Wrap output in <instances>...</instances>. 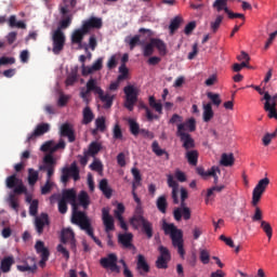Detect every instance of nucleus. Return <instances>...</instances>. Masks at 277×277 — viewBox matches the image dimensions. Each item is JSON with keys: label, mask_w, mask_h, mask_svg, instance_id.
Returning a JSON list of instances; mask_svg holds the SVG:
<instances>
[{"label": "nucleus", "mask_w": 277, "mask_h": 277, "mask_svg": "<svg viewBox=\"0 0 277 277\" xmlns=\"http://www.w3.org/2000/svg\"><path fill=\"white\" fill-rule=\"evenodd\" d=\"M168 263H170V260L163 256H158L156 260V267L157 269H168Z\"/></svg>", "instance_id": "obj_55"}, {"label": "nucleus", "mask_w": 277, "mask_h": 277, "mask_svg": "<svg viewBox=\"0 0 277 277\" xmlns=\"http://www.w3.org/2000/svg\"><path fill=\"white\" fill-rule=\"evenodd\" d=\"M120 75L118 76V81H124L129 77V68H127V64H121L119 67Z\"/></svg>", "instance_id": "obj_57"}, {"label": "nucleus", "mask_w": 277, "mask_h": 277, "mask_svg": "<svg viewBox=\"0 0 277 277\" xmlns=\"http://www.w3.org/2000/svg\"><path fill=\"white\" fill-rule=\"evenodd\" d=\"M221 170L220 167L213 166L211 167V169L209 170L210 176H212L214 179V185H217L219 182V177H217V173L221 174Z\"/></svg>", "instance_id": "obj_59"}, {"label": "nucleus", "mask_w": 277, "mask_h": 277, "mask_svg": "<svg viewBox=\"0 0 277 277\" xmlns=\"http://www.w3.org/2000/svg\"><path fill=\"white\" fill-rule=\"evenodd\" d=\"M173 217L174 220H176V222H181V220H190L192 219V210H189V208H176L173 211Z\"/></svg>", "instance_id": "obj_25"}, {"label": "nucleus", "mask_w": 277, "mask_h": 277, "mask_svg": "<svg viewBox=\"0 0 277 277\" xmlns=\"http://www.w3.org/2000/svg\"><path fill=\"white\" fill-rule=\"evenodd\" d=\"M151 150H153V153H155V155H157V157H163V155H166V158L170 159V154H168V151H166V149H161V147H159V142H157V141L153 142Z\"/></svg>", "instance_id": "obj_39"}, {"label": "nucleus", "mask_w": 277, "mask_h": 277, "mask_svg": "<svg viewBox=\"0 0 277 277\" xmlns=\"http://www.w3.org/2000/svg\"><path fill=\"white\" fill-rule=\"evenodd\" d=\"M90 169L94 172H103V162H101V160L94 159V161L90 164Z\"/></svg>", "instance_id": "obj_62"}, {"label": "nucleus", "mask_w": 277, "mask_h": 277, "mask_svg": "<svg viewBox=\"0 0 277 277\" xmlns=\"http://www.w3.org/2000/svg\"><path fill=\"white\" fill-rule=\"evenodd\" d=\"M199 259L203 265H209V261L211 260V254L207 249H200Z\"/></svg>", "instance_id": "obj_54"}, {"label": "nucleus", "mask_w": 277, "mask_h": 277, "mask_svg": "<svg viewBox=\"0 0 277 277\" xmlns=\"http://www.w3.org/2000/svg\"><path fill=\"white\" fill-rule=\"evenodd\" d=\"M198 150L196 149H192V150H187L185 158L187 159V162L189 163V166H198Z\"/></svg>", "instance_id": "obj_34"}, {"label": "nucleus", "mask_w": 277, "mask_h": 277, "mask_svg": "<svg viewBox=\"0 0 277 277\" xmlns=\"http://www.w3.org/2000/svg\"><path fill=\"white\" fill-rule=\"evenodd\" d=\"M65 148L66 142L63 138H60L57 144H55L53 141L43 143L40 147V150L42 153H50V155H53V153H57V150H64Z\"/></svg>", "instance_id": "obj_12"}, {"label": "nucleus", "mask_w": 277, "mask_h": 277, "mask_svg": "<svg viewBox=\"0 0 277 277\" xmlns=\"http://www.w3.org/2000/svg\"><path fill=\"white\" fill-rule=\"evenodd\" d=\"M84 153L87 155H89L90 157H96V155H98V153H101V144L98 142H92L89 145V148L87 150H84Z\"/></svg>", "instance_id": "obj_38"}, {"label": "nucleus", "mask_w": 277, "mask_h": 277, "mask_svg": "<svg viewBox=\"0 0 277 277\" xmlns=\"http://www.w3.org/2000/svg\"><path fill=\"white\" fill-rule=\"evenodd\" d=\"M162 230H164V235H169L172 240L173 248H177V253L180 256H185V248L183 247V230L176 228V225L173 223H163Z\"/></svg>", "instance_id": "obj_2"}, {"label": "nucleus", "mask_w": 277, "mask_h": 277, "mask_svg": "<svg viewBox=\"0 0 277 277\" xmlns=\"http://www.w3.org/2000/svg\"><path fill=\"white\" fill-rule=\"evenodd\" d=\"M222 21H224V16L217 15L215 21L210 23V29L212 34H217V29H220V26L222 25Z\"/></svg>", "instance_id": "obj_47"}, {"label": "nucleus", "mask_w": 277, "mask_h": 277, "mask_svg": "<svg viewBox=\"0 0 277 277\" xmlns=\"http://www.w3.org/2000/svg\"><path fill=\"white\" fill-rule=\"evenodd\" d=\"M72 174V166H70V168L65 167L62 170V175H61V181L62 183H64L66 185V183H68V179H70Z\"/></svg>", "instance_id": "obj_50"}, {"label": "nucleus", "mask_w": 277, "mask_h": 277, "mask_svg": "<svg viewBox=\"0 0 277 277\" xmlns=\"http://www.w3.org/2000/svg\"><path fill=\"white\" fill-rule=\"evenodd\" d=\"M96 89H98V85H96V79L90 78L87 82V90L80 92V96L84 103H90V100H88V94H90V92H94V94H96Z\"/></svg>", "instance_id": "obj_22"}, {"label": "nucleus", "mask_w": 277, "mask_h": 277, "mask_svg": "<svg viewBox=\"0 0 277 277\" xmlns=\"http://www.w3.org/2000/svg\"><path fill=\"white\" fill-rule=\"evenodd\" d=\"M103 57H98L92 66L82 65V76L88 77V75H92V72H97V70H103Z\"/></svg>", "instance_id": "obj_21"}, {"label": "nucleus", "mask_w": 277, "mask_h": 277, "mask_svg": "<svg viewBox=\"0 0 277 277\" xmlns=\"http://www.w3.org/2000/svg\"><path fill=\"white\" fill-rule=\"evenodd\" d=\"M149 107H151V109H155V111H157L158 114H162L163 111V105H161V103L157 102V100L155 98V96H149Z\"/></svg>", "instance_id": "obj_44"}, {"label": "nucleus", "mask_w": 277, "mask_h": 277, "mask_svg": "<svg viewBox=\"0 0 277 277\" xmlns=\"http://www.w3.org/2000/svg\"><path fill=\"white\" fill-rule=\"evenodd\" d=\"M207 97L211 101V107H213V105L215 107H220V105H222V98L220 97V94L208 92Z\"/></svg>", "instance_id": "obj_40"}, {"label": "nucleus", "mask_w": 277, "mask_h": 277, "mask_svg": "<svg viewBox=\"0 0 277 277\" xmlns=\"http://www.w3.org/2000/svg\"><path fill=\"white\" fill-rule=\"evenodd\" d=\"M155 53V45H153V41H149L144 48H143V55L144 57H150Z\"/></svg>", "instance_id": "obj_58"}, {"label": "nucleus", "mask_w": 277, "mask_h": 277, "mask_svg": "<svg viewBox=\"0 0 277 277\" xmlns=\"http://www.w3.org/2000/svg\"><path fill=\"white\" fill-rule=\"evenodd\" d=\"M43 166L39 167V170L45 171L47 172V181H51V176H53V174H55V166H56V161L55 158L53 157V155L51 154H47L43 157Z\"/></svg>", "instance_id": "obj_9"}, {"label": "nucleus", "mask_w": 277, "mask_h": 277, "mask_svg": "<svg viewBox=\"0 0 277 277\" xmlns=\"http://www.w3.org/2000/svg\"><path fill=\"white\" fill-rule=\"evenodd\" d=\"M177 127H183L182 133H194L196 131V119L195 118H189L183 123H179Z\"/></svg>", "instance_id": "obj_30"}, {"label": "nucleus", "mask_w": 277, "mask_h": 277, "mask_svg": "<svg viewBox=\"0 0 277 277\" xmlns=\"http://www.w3.org/2000/svg\"><path fill=\"white\" fill-rule=\"evenodd\" d=\"M5 185L8 189H13V194L21 196L27 194V187L23 184V180L18 179L16 174L6 177Z\"/></svg>", "instance_id": "obj_5"}, {"label": "nucleus", "mask_w": 277, "mask_h": 277, "mask_svg": "<svg viewBox=\"0 0 277 277\" xmlns=\"http://www.w3.org/2000/svg\"><path fill=\"white\" fill-rule=\"evenodd\" d=\"M181 23H183V18L181 16H175L173 19H171L169 25V31L171 36L176 34L177 29L181 27Z\"/></svg>", "instance_id": "obj_37"}, {"label": "nucleus", "mask_w": 277, "mask_h": 277, "mask_svg": "<svg viewBox=\"0 0 277 277\" xmlns=\"http://www.w3.org/2000/svg\"><path fill=\"white\" fill-rule=\"evenodd\" d=\"M156 207L158 211H160V213H168V199L166 198V195L158 197L156 201Z\"/></svg>", "instance_id": "obj_35"}, {"label": "nucleus", "mask_w": 277, "mask_h": 277, "mask_svg": "<svg viewBox=\"0 0 277 277\" xmlns=\"http://www.w3.org/2000/svg\"><path fill=\"white\" fill-rule=\"evenodd\" d=\"M100 101L103 103L104 109H111V105H114V100L116 98V95H111L109 93H105L101 87H97L96 93Z\"/></svg>", "instance_id": "obj_16"}, {"label": "nucleus", "mask_w": 277, "mask_h": 277, "mask_svg": "<svg viewBox=\"0 0 277 277\" xmlns=\"http://www.w3.org/2000/svg\"><path fill=\"white\" fill-rule=\"evenodd\" d=\"M267 187H269V180L268 177H264L258 182L252 192V206L258 207V205L261 202V198H263V195L267 190Z\"/></svg>", "instance_id": "obj_4"}, {"label": "nucleus", "mask_w": 277, "mask_h": 277, "mask_svg": "<svg viewBox=\"0 0 277 277\" xmlns=\"http://www.w3.org/2000/svg\"><path fill=\"white\" fill-rule=\"evenodd\" d=\"M17 195L14 193H10L9 198H8V202L11 207V209H13L14 211L18 212V198L16 197Z\"/></svg>", "instance_id": "obj_46"}, {"label": "nucleus", "mask_w": 277, "mask_h": 277, "mask_svg": "<svg viewBox=\"0 0 277 277\" xmlns=\"http://www.w3.org/2000/svg\"><path fill=\"white\" fill-rule=\"evenodd\" d=\"M261 228L266 234L268 241H272V235H274V229L267 221H261Z\"/></svg>", "instance_id": "obj_45"}, {"label": "nucleus", "mask_w": 277, "mask_h": 277, "mask_svg": "<svg viewBox=\"0 0 277 277\" xmlns=\"http://www.w3.org/2000/svg\"><path fill=\"white\" fill-rule=\"evenodd\" d=\"M14 258L13 256H6L3 258L1 263H0V269L3 274H8L11 269L12 266L14 265Z\"/></svg>", "instance_id": "obj_29"}, {"label": "nucleus", "mask_w": 277, "mask_h": 277, "mask_svg": "<svg viewBox=\"0 0 277 277\" xmlns=\"http://www.w3.org/2000/svg\"><path fill=\"white\" fill-rule=\"evenodd\" d=\"M124 135L122 134V128L120 127V123H115L113 127V140H122Z\"/></svg>", "instance_id": "obj_51"}, {"label": "nucleus", "mask_w": 277, "mask_h": 277, "mask_svg": "<svg viewBox=\"0 0 277 277\" xmlns=\"http://www.w3.org/2000/svg\"><path fill=\"white\" fill-rule=\"evenodd\" d=\"M130 224L133 228H141V233L145 235L146 239H153V235H155L153 223L144 217L140 210L130 219Z\"/></svg>", "instance_id": "obj_3"}, {"label": "nucleus", "mask_w": 277, "mask_h": 277, "mask_svg": "<svg viewBox=\"0 0 277 277\" xmlns=\"http://www.w3.org/2000/svg\"><path fill=\"white\" fill-rule=\"evenodd\" d=\"M87 34L88 32L82 28V26L81 28L74 30V32L71 34V44H81Z\"/></svg>", "instance_id": "obj_27"}, {"label": "nucleus", "mask_w": 277, "mask_h": 277, "mask_svg": "<svg viewBox=\"0 0 277 277\" xmlns=\"http://www.w3.org/2000/svg\"><path fill=\"white\" fill-rule=\"evenodd\" d=\"M136 269L140 276H144V274H148V272H150V265H148L146 258L142 254L137 255Z\"/></svg>", "instance_id": "obj_24"}, {"label": "nucleus", "mask_w": 277, "mask_h": 277, "mask_svg": "<svg viewBox=\"0 0 277 277\" xmlns=\"http://www.w3.org/2000/svg\"><path fill=\"white\" fill-rule=\"evenodd\" d=\"M128 124L130 127V133L132 135H134L135 137H136V135H140V131H142V130L140 129V123H137V121H135V119H129Z\"/></svg>", "instance_id": "obj_42"}, {"label": "nucleus", "mask_w": 277, "mask_h": 277, "mask_svg": "<svg viewBox=\"0 0 277 277\" xmlns=\"http://www.w3.org/2000/svg\"><path fill=\"white\" fill-rule=\"evenodd\" d=\"M51 221L49 220V214L42 212L39 216L35 219V228L38 235H42L44 233V227L49 226Z\"/></svg>", "instance_id": "obj_18"}, {"label": "nucleus", "mask_w": 277, "mask_h": 277, "mask_svg": "<svg viewBox=\"0 0 277 277\" xmlns=\"http://www.w3.org/2000/svg\"><path fill=\"white\" fill-rule=\"evenodd\" d=\"M151 44L159 51V53H162L166 55V42L161 39L151 38Z\"/></svg>", "instance_id": "obj_41"}, {"label": "nucleus", "mask_w": 277, "mask_h": 277, "mask_svg": "<svg viewBox=\"0 0 277 277\" xmlns=\"http://www.w3.org/2000/svg\"><path fill=\"white\" fill-rule=\"evenodd\" d=\"M138 107L140 109H145L146 118L149 122H153V120H157V118H159L157 115H154L153 111H150V108H148V106H146V104L143 102L140 103Z\"/></svg>", "instance_id": "obj_48"}, {"label": "nucleus", "mask_w": 277, "mask_h": 277, "mask_svg": "<svg viewBox=\"0 0 277 277\" xmlns=\"http://www.w3.org/2000/svg\"><path fill=\"white\" fill-rule=\"evenodd\" d=\"M126 42H128L130 50L133 51V49H135V47H140V44H142V41L140 40V35H135L132 38H128L126 39Z\"/></svg>", "instance_id": "obj_53"}, {"label": "nucleus", "mask_w": 277, "mask_h": 277, "mask_svg": "<svg viewBox=\"0 0 277 277\" xmlns=\"http://www.w3.org/2000/svg\"><path fill=\"white\" fill-rule=\"evenodd\" d=\"M264 109L268 113V118H275V120H277V109L275 104L269 105V102H267L264 104Z\"/></svg>", "instance_id": "obj_49"}, {"label": "nucleus", "mask_w": 277, "mask_h": 277, "mask_svg": "<svg viewBox=\"0 0 277 277\" xmlns=\"http://www.w3.org/2000/svg\"><path fill=\"white\" fill-rule=\"evenodd\" d=\"M100 264L104 269L120 272V267L118 266V255H116V253H109L106 258H102Z\"/></svg>", "instance_id": "obj_10"}, {"label": "nucleus", "mask_w": 277, "mask_h": 277, "mask_svg": "<svg viewBox=\"0 0 277 277\" xmlns=\"http://www.w3.org/2000/svg\"><path fill=\"white\" fill-rule=\"evenodd\" d=\"M158 251L160 252L159 256H162V259H167L169 261L172 260V255L170 254V250L167 247L160 246L158 248Z\"/></svg>", "instance_id": "obj_61"}, {"label": "nucleus", "mask_w": 277, "mask_h": 277, "mask_svg": "<svg viewBox=\"0 0 277 277\" xmlns=\"http://www.w3.org/2000/svg\"><path fill=\"white\" fill-rule=\"evenodd\" d=\"M213 116H215V114L213 113V106H211V103L203 104V122H211V120H213Z\"/></svg>", "instance_id": "obj_31"}, {"label": "nucleus", "mask_w": 277, "mask_h": 277, "mask_svg": "<svg viewBox=\"0 0 277 277\" xmlns=\"http://www.w3.org/2000/svg\"><path fill=\"white\" fill-rule=\"evenodd\" d=\"M60 135L61 137H67L68 142L72 144L77 136H75V130L70 123H63L60 128Z\"/></svg>", "instance_id": "obj_20"}, {"label": "nucleus", "mask_w": 277, "mask_h": 277, "mask_svg": "<svg viewBox=\"0 0 277 277\" xmlns=\"http://www.w3.org/2000/svg\"><path fill=\"white\" fill-rule=\"evenodd\" d=\"M176 136L180 137V142H182V148L186 150H192V148H196V141L192 137L189 132H183V126H177Z\"/></svg>", "instance_id": "obj_8"}, {"label": "nucleus", "mask_w": 277, "mask_h": 277, "mask_svg": "<svg viewBox=\"0 0 277 277\" xmlns=\"http://www.w3.org/2000/svg\"><path fill=\"white\" fill-rule=\"evenodd\" d=\"M168 186L172 189L171 198L173 200V205H179V182H176L172 175L168 176Z\"/></svg>", "instance_id": "obj_23"}, {"label": "nucleus", "mask_w": 277, "mask_h": 277, "mask_svg": "<svg viewBox=\"0 0 277 277\" xmlns=\"http://www.w3.org/2000/svg\"><path fill=\"white\" fill-rule=\"evenodd\" d=\"M51 131V124L49 123H40L36 127L32 133L27 135L26 144H30V142H36V137H40L44 135V133H49Z\"/></svg>", "instance_id": "obj_14"}, {"label": "nucleus", "mask_w": 277, "mask_h": 277, "mask_svg": "<svg viewBox=\"0 0 277 277\" xmlns=\"http://www.w3.org/2000/svg\"><path fill=\"white\" fill-rule=\"evenodd\" d=\"M78 201L80 207L88 209V207H90V195H88L85 190L80 192L78 195Z\"/></svg>", "instance_id": "obj_36"}, {"label": "nucleus", "mask_w": 277, "mask_h": 277, "mask_svg": "<svg viewBox=\"0 0 277 277\" xmlns=\"http://www.w3.org/2000/svg\"><path fill=\"white\" fill-rule=\"evenodd\" d=\"M212 6L216 10V12H222V10H224L225 14L226 10H229L228 0H215Z\"/></svg>", "instance_id": "obj_43"}, {"label": "nucleus", "mask_w": 277, "mask_h": 277, "mask_svg": "<svg viewBox=\"0 0 277 277\" xmlns=\"http://www.w3.org/2000/svg\"><path fill=\"white\" fill-rule=\"evenodd\" d=\"M103 27V18L91 16L89 19L82 23V29L90 34L92 29H101Z\"/></svg>", "instance_id": "obj_15"}, {"label": "nucleus", "mask_w": 277, "mask_h": 277, "mask_svg": "<svg viewBox=\"0 0 277 277\" xmlns=\"http://www.w3.org/2000/svg\"><path fill=\"white\" fill-rule=\"evenodd\" d=\"M118 242L121 243L124 248H133V234L126 233L118 235Z\"/></svg>", "instance_id": "obj_28"}, {"label": "nucleus", "mask_w": 277, "mask_h": 277, "mask_svg": "<svg viewBox=\"0 0 277 277\" xmlns=\"http://www.w3.org/2000/svg\"><path fill=\"white\" fill-rule=\"evenodd\" d=\"M68 6L61 8L62 19L60 21L58 27L56 29H68L72 25V14H68Z\"/></svg>", "instance_id": "obj_17"}, {"label": "nucleus", "mask_w": 277, "mask_h": 277, "mask_svg": "<svg viewBox=\"0 0 277 277\" xmlns=\"http://www.w3.org/2000/svg\"><path fill=\"white\" fill-rule=\"evenodd\" d=\"M52 51L54 55H60V53L64 51V45L66 44V35H64V31L60 30V28L54 30L52 35Z\"/></svg>", "instance_id": "obj_7"}, {"label": "nucleus", "mask_w": 277, "mask_h": 277, "mask_svg": "<svg viewBox=\"0 0 277 277\" xmlns=\"http://www.w3.org/2000/svg\"><path fill=\"white\" fill-rule=\"evenodd\" d=\"M16 269L22 273L36 274L38 272V262L36 258L28 256L23 261V264L16 266Z\"/></svg>", "instance_id": "obj_11"}, {"label": "nucleus", "mask_w": 277, "mask_h": 277, "mask_svg": "<svg viewBox=\"0 0 277 277\" xmlns=\"http://www.w3.org/2000/svg\"><path fill=\"white\" fill-rule=\"evenodd\" d=\"M263 100L265 101V103H268L269 105H277V93L275 95H271L269 92H265L264 93V97Z\"/></svg>", "instance_id": "obj_60"}, {"label": "nucleus", "mask_w": 277, "mask_h": 277, "mask_svg": "<svg viewBox=\"0 0 277 277\" xmlns=\"http://www.w3.org/2000/svg\"><path fill=\"white\" fill-rule=\"evenodd\" d=\"M68 202L72 207L71 224L79 226L80 230H84L96 246L103 248V242L94 236V227H92V221L88 214L83 211H78L79 203H77V192L72 188L63 190L62 198L58 199V213L62 215L68 213Z\"/></svg>", "instance_id": "obj_1"}, {"label": "nucleus", "mask_w": 277, "mask_h": 277, "mask_svg": "<svg viewBox=\"0 0 277 277\" xmlns=\"http://www.w3.org/2000/svg\"><path fill=\"white\" fill-rule=\"evenodd\" d=\"M35 249L37 254H40L41 260L39 261V266L42 268L47 267V261H49V256H51V252L49 249L44 247V242L42 240H38L35 245Z\"/></svg>", "instance_id": "obj_13"}, {"label": "nucleus", "mask_w": 277, "mask_h": 277, "mask_svg": "<svg viewBox=\"0 0 277 277\" xmlns=\"http://www.w3.org/2000/svg\"><path fill=\"white\" fill-rule=\"evenodd\" d=\"M61 241L62 243H68V241H70L71 248H76L75 232L70 228L63 229L61 234Z\"/></svg>", "instance_id": "obj_26"}, {"label": "nucleus", "mask_w": 277, "mask_h": 277, "mask_svg": "<svg viewBox=\"0 0 277 277\" xmlns=\"http://www.w3.org/2000/svg\"><path fill=\"white\" fill-rule=\"evenodd\" d=\"M106 122V119L105 117H98L96 120H95V127H96V130L97 131H101V133H105V130L107 129V126L105 124Z\"/></svg>", "instance_id": "obj_56"}, {"label": "nucleus", "mask_w": 277, "mask_h": 277, "mask_svg": "<svg viewBox=\"0 0 277 277\" xmlns=\"http://www.w3.org/2000/svg\"><path fill=\"white\" fill-rule=\"evenodd\" d=\"M102 221L106 233L115 230L116 226L114 225V216L109 215V208L102 209Z\"/></svg>", "instance_id": "obj_19"}, {"label": "nucleus", "mask_w": 277, "mask_h": 277, "mask_svg": "<svg viewBox=\"0 0 277 277\" xmlns=\"http://www.w3.org/2000/svg\"><path fill=\"white\" fill-rule=\"evenodd\" d=\"M38 199L32 200V202L29 206V214L32 216L38 215Z\"/></svg>", "instance_id": "obj_63"}, {"label": "nucleus", "mask_w": 277, "mask_h": 277, "mask_svg": "<svg viewBox=\"0 0 277 277\" xmlns=\"http://www.w3.org/2000/svg\"><path fill=\"white\" fill-rule=\"evenodd\" d=\"M38 176L39 173L38 171L34 170V169H28V185H36V183H38Z\"/></svg>", "instance_id": "obj_52"}, {"label": "nucleus", "mask_w": 277, "mask_h": 277, "mask_svg": "<svg viewBox=\"0 0 277 277\" xmlns=\"http://www.w3.org/2000/svg\"><path fill=\"white\" fill-rule=\"evenodd\" d=\"M123 92L126 94L123 107H126L128 111H133L135 104L137 103V89L133 85H127L123 88Z\"/></svg>", "instance_id": "obj_6"}, {"label": "nucleus", "mask_w": 277, "mask_h": 277, "mask_svg": "<svg viewBox=\"0 0 277 277\" xmlns=\"http://www.w3.org/2000/svg\"><path fill=\"white\" fill-rule=\"evenodd\" d=\"M94 120V113L90 106H87L82 110V124H90Z\"/></svg>", "instance_id": "obj_33"}, {"label": "nucleus", "mask_w": 277, "mask_h": 277, "mask_svg": "<svg viewBox=\"0 0 277 277\" xmlns=\"http://www.w3.org/2000/svg\"><path fill=\"white\" fill-rule=\"evenodd\" d=\"M220 164L224 166V168L235 166V156L233 154H222Z\"/></svg>", "instance_id": "obj_32"}, {"label": "nucleus", "mask_w": 277, "mask_h": 277, "mask_svg": "<svg viewBox=\"0 0 277 277\" xmlns=\"http://www.w3.org/2000/svg\"><path fill=\"white\" fill-rule=\"evenodd\" d=\"M77 81V71H71L70 75L67 76L65 81L66 85H75Z\"/></svg>", "instance_id": "obj_64"}]
</instances>
